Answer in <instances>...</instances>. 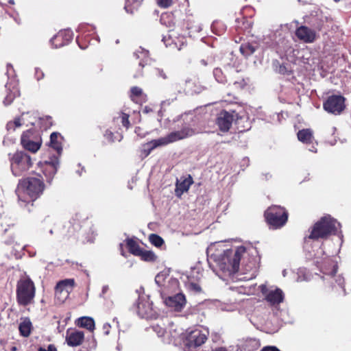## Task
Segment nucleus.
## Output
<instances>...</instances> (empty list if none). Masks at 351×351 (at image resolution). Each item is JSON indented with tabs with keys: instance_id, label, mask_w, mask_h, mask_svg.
Instances as JSON below:
<instances>
[{
	"instance_id": "obj_1",
	"label": "nucleus",
	"mask_w": 351,
	"mask_h": 351,
	"mask_svg": "<svg viewBox=\"0 0 351 351\" xmlns=\"http://www.w3.org/2000/svg\"><path fill=\"white\" fill-rule=\"evenodd\" d=\"M245 252V247L243 246H239L235 250L228 249L210 255L208 250V263L214 271L217 272L219 269L224 274L231 276L239 271L240 261Z\"/></svg>"
},
{
	"instance_id": "obj_2",
	"label": "nucleus",
	"mask_w": 351,
	"mask_h": 351,
	"mask_svg": "<svg viewBox=\"0 0 351 351\" xmlns=\"http://www.w3.org/2000/svg\"><path fill=\"white\" fill-rule=\"evenodd\" d=\"M45 184L38 178H27L20 180L16 189L19 200L27 202L37 199L43 192Z\"/></svg>"
},
{
	"instance_id": "obj_3",
	"label": "nucleus",
	"mask_w": 351,
	"mask_h": 351,
	"mask_svg": "<svg viewBox=\"0 0 351 351\" xmlns=\"http://www.w3.org/2000/svg\"><path fill=\"white\" fill-rule=\"evenodd\" d=\"M341 224L330 215L322 217L313 226L308 237L309 239H326L331 234H337Z\"/></svg>"
},
{
	"instance_id": "obj_4",
	"label": "nucleus",
	"mask_w": 351,
	"mask_h": 351,
	"mask_svg": "<svg viewBox=\"0 0 351 351\" xmlns=\"http://www.w3.org/2000/svg\"><path fill=\"white\" fill-rule=\"evenodd\" d=\"M35 286L29 278L20 279L16 285V300L22 306H27L33 302L35 297Z\"/></svg>"
},
{
	"instance_id": "obj_5",
	"label": "nucleus",
	"mask_w": 351,
	"mask_h": 351,
	"mask_svg": "<svg viewBox=\"0 0 351 351\" xmlns=\"http://www.w3.org/2000/svg\"><path fill=\"white\" fill-rule=\"evenodd\" d=\"M195 134L193 129L189 126L182 128L180 130L172 132L165 137L154 139L149 141L151 149H155L160 146L167 145L169 143L184 139L193 136Z\"/></svg>"
},
{
	"instance_id": "obj_6",
	"label": "nucleus",
	"mask_w": 351,
	"mask_h": 351,
	"mask_svg": "<svg viewBox=\"0 0 351 351\" xmlns=\"http://www.w3.org/2000/svg\"><path fill=\"white\" fill-rule=\"evenodd\" d=\"M11 170L15 176H20L32 165L30 156L23 151L16 152L10 158Z\"/></svg>"
},
{
	"instance_id": "obj_7",
	"label": "nucleus",
	"mask_w": 351,
	"mask_h": 351,
	"mask_svg": "<svg viewBox=\"0 0 351 351\" xmlns=\"http://www.w3.org/2000/svg\"><path fill=\"white\" fill-rule=\"evenodd\" d=\"M23 147L32 153H36L42 145V138L39 131L29 129L23 132L21 137Z\"/></svg>"
},
{
	"instance_id": "obj_8",
	"label": "nucleus",
	"mask_w": 351,
	"mask_h": 351,
	"mask_svg": "<svg viewBox=\"0 0 351 351\" xmlns=\"http://www.w3.org/2000/svg\"><path fill=\"white\" fill-rule=\"evenodd\" d=\"M267 221L275 228L283 226L288 219V213L284 208L274 206L265 213Z\"/></svg>"
},
{
	"instance_id": "obj_9",
	"label": "nucleus",
	"mask_w": 351,
	"mask_h": 351,
	"mask_svg": "<svg viewBox=\"0 0 351 351\" xmlns=\"http://www.w3.org/2000/svg\"><path fill=\"white\" fill-rule=\"evenodd\" d=\"M324 255V252L320 248L314 256L316 265L320 268L321 271L324 274L335 276L337 270V266L333 264L329 257H322Z\"/></svg>"
},
{
	"instance_id": "obj_10",
	"label": "nucleus",
	"mask_w": 351,
	"mask_h": 351,
	"mask_svg": "<svg viewBox=\"0 0 351 351\" xmlns=\"http://www.w3.org/2000/svg\"><path fill=\"white\" fill-rule=\"evenodd\" d=\"M239 118L235 111L222 110L217 114L215 123L220 131L226 132L230 130L232 122L238 121Z\"/></svg>"
},
{
	"instance_id": "obj_11",
	"label": "nucleus",
	"mask_w": 351,
	"mask_h": 351,
	"mask_svg": "<svg viewBox=\"0 0 351 351\" xmlns=\"http://www.w3.org/2000/svg\"><path fill=\"white\" fill-rule=\"evenodd\" d=\"M324 109L329 113L339 114L345 108V99L341 95H332L324 103Z\"/></svg>"
},
{
	"instance_id": "obj_12",
	"label": "nucleus",
	"mask_w": 351,
	"mask_h": 351,
	"mask_svg": "<svg viewBox=\"0 0 351 351\" xmlns=\"http://www.w3.org/2000/svg\"><path fill=\"white\" fill-rule=\"evenodd\" d=\"M75 285L73 279H65L58 282L55 289L56 298L60 302H64L72 291Z\"/></svg>"
},
{
	"instance_id": "obj_13",
	"label": "nucleus",
	"mask_w": 351,
	"mask_h": 351,
	"mask_svg": "<svg viewBox=\"0 0 351 351\" xmlns=\"http://www.w3.org/2000/svg\"><path fill=\"white\" fill-rule=\"evenodd\" d=\"M208 331L205 330L202 331L199 329H195L191 331L186 339V346L189 349L195 348L201 346L207 339Z\"/></svg>"
},
{
	"instance_id": "obj_14",
	"label": "nucleus",
	"mask_w": 351,
	"mask_h": 351,
	"mask_svg": "<svg viewBox=\"0 0 351 351\" xmlns=\"http://www.w3.org/2000/svg\"><path fill=\"white\" fill-rule=\"evenodd\" d=\"M161 295L164 300L165 304L174 311L180 312L186 305V300L185 295L181 293L166 298H165L163 293H161Z\"/></svg>"
},
{
	"instance_id": "obj_15",
	"label": "nucleus",
	"mask_w": 351,
	"mask_h": 351,
	"mask_svg": "<svg viewBox=\"0 0 351 351\" xmlns=\"http://www.w3.org/2000/svg\"><path fill=\"white\" fill-rule=\"evenodd\" d=\"M40 168L44 176L47 178V182L51 183L53 176L56 173L59 167V160L56 156L50 158V160L45 161L43 164L40 162Z\"/></svg>"
},
{
	"instance_id": "obj_16",
	"label": "nucleus",
	"mask_w": 351,
	"mask_h": 351,
	"mask_svg": "<svg viewBox=\"0 0 351 351\" xmlns=\"http://www.w3.org/2000/svg\"><path fill=\"white\" fill-rule=\"evenodd\" d=\"M295 35L298 38L305 43H312L317 39V33L305 25H301L295 30Z\"/></svg>"
},
{
	"instance_id": "obj_17",
	"label": "nucleus",
	"mask_w": 351,
	"mask_h": 351,
	"mask_svg": "<svg viewBox=\"0 0 351 351\" xmlns=\"http://www.w3.org/2000/svg\"><path fill=\"white\" fill-rule=\"evenodd\" d=\"M73 39V33L70 30H64L58 32L51 40L50 43L55 47H60L66 45Z\"/></svg>"
},
{
	"instance_id": "obj_18",
	"label": "nucleus",
	"mask_w": 351,
	"mask_h": 351,
	"mask_svg": "<svg viewBox=\"0 0 351 351\" xmlns=\"http://www.w3.org/2000/svg\"><path fill=\"white\" fill-rule=\"evenodd\" d=\"M193 183V180L191 175L186 177L182 176L180 180L177 179L175 189L176 195L180 197L184 193L189 191Z\"/></svg>"
},
{
	"instance_id": "obj_19",
	"label": "nucleus",
	"mask_w": 351,
	"mask_h": 351,
	"mask_svg": "<svg viewBox=\"0 0 351 351\" xmlns=\"http://www.w3.org/2000/svg\"><path fill=\"white\" fill-rule=\"evenodd\" d=\"M84 339V333L80 330H68L66 331V341L71 347L80 346Z\"/></svg>"
},
{
	"instance_id": "obj_20",
	"label": "nucleus",
	"mask_w": 351,
	"mask_h": 351,
	"mask_svg": "<svg viewBox=\"0 0 351 351\" xmlns=\"http://www.w3.org/2000/svg\"><path fill=\"white\" fill-rule=\"evenodd\" d=\"M283 292L278 288L269 291L266 295L267 301L271 305L279 304L283 301Z\"/></svg>"
},
{
	"instance_id": "obj_21",
	"label": "nucleus",
	"mask_w": 351,
	"mask_h": 351,
	"mask_svg": "<svg viewBox=\"0 0 351 351\" xmlns=\"http://www.w3.org/2000/svg\"><path fill=\"white\" fill-rule=\"evenodd\" d=\"M32 324L29 317H22L19 326L20 335L24 337H27L30 335L32 330Z\"/></svg>"
},
{
	"instance_id": "obj_22",
	"label": "nucleus",
	"mask_w": 351,
	"mask_h": 351,
	"mask_svg": "<svg viewBox=\"0 0 351 351\" xmlns=\"http://www.w3.org/2000/svg\"><path fill=\"white\" fill-rule=\"evenodd\" d=\"M171 90L173 92V97L171 98L172 100L176 99L178 94H182L183 93L186 94H189L190 90L188 86L185 84V81L181 83H173L171 85Z\"/></svg>"
},
{
	"instance_id": "obj_23",
	"label": "nucleus",
	"mask_w": 351,
	"mask_h": 351,
	"mask_svg": "<svg viewBox=\"0 0 351 351\" xmlns=\"http://www.w3.org/2000/svg\"><path fill=\"white\" fill-rule=\"evenodd\" d=\"M185 84L191 90L189 94H199L206 89V86L199 81L192 82L191 80H185Z\"/></svg>"
},
{
	"instance_id": "obj_24",
	"label": "nucleus",
	"mask_w": 351,
	"mask_h": 351,
	"mask_svg": "<svg viewBox=\"0 0 351 351\" xmlns=\"http://www.w3.org/2000/svg\"><path fill=\"white\" fill-rule=\"evenodd\" d=\"M298 138L304 143H310L313 139V132L311 129H303L298 132Z\"/></svg>"
},
{
	"instance_id": "obj_25",
	"label": "nucleus",
	"mask_w": 351,
	"mask_h": 351,
	"mask_svg": "<svg viewBox=\"0 0 351 351\" xmlns=\"http://www.w3.org/2000/svg\"><path fill=\"white\" fill-rule=\"evenodd\" d=\"M149 51L142 47H139L136 51L134 52V56H135L136 59H141L138 64L141 67H143L146 63Z\"/></svg>"
},
{
	"instance_id": "obj_26",
	"label": "nucleus",
	"mask_w": 351,
	"mask_h": 351,
	"mask_svg": "<svg viewBox=\"0 0 351 351\" xmlns=\"http://www.w3.org/2000/svg\"><path fill=\"white\" fill-rule=\"evenodd\" d=\"M78 325L82 328H85L90 331L95 329L94 319L89 317H81L78 319Z\"/></svg>"
},
{
	"instance_id": "obj_27",
	"label": "nucleus",
	"mask_w": 351,
	"mask_h": 351,
	"mask_svg": "<svg viewBox=\"0 0 351 351\" xmlns=\"http://www.w3.org/2000/svg\"><path fill=\"white\" fill-rule=\"evenodd\" d=\"M256 49L257 45L245 43L241 45L240 51L243 56L248 57L252 55L256 51Z\"/></svg>"
},
{
	"instance_id": "obj_28",
	"label": "nucleus",
	"mask_w": 351,
	"mask_h": 351,
	"mask_svg": "<svg viewBox=\"0 0 351 351\" xmlns=\"http://www.w3.org/2000/svg\"><path fill=\"white\" fill-rule=\"evenodd\" d=\"M126 244L130 252L135 256H138L142 250L136 241L132 239H128Z\"/></svg>"
},
{
	"instance_id": "obj_29",
	"label": "nucleus",
	"mask_w": 351,
	"mask_h": 351,
	"mask_svg": "<svg viewBox=\"0 0 351 351\" xmlns=\"http://www.w3.org/2000/svg\"><path fill=\"white\" fill-rule=\"evenodd\" d=\"M143 0H126L125 10L128 13L133 14L141 4Z\"/></svg>"
},
{
	"instance_id": "obj_30",
	"label": "nucleus",
	"mask_w": 351,
	"mask_h": 351,
	"mask_svg": "<svg viewBox=\"0 0 351 351\" xmlns=\"http://www.w3.org/2000/svg\"><path fill=\"white\" fill-rule=\"evenodd\" d=\"M60 136V134L58 132H53L50 135V145L51 146L57 151V152L60 154L62 150V146L58 142V138Z\"/></svg>"
},
{
	"instance_id": "obj_31",
	"label": "nucleus",
	"mask_w": 351,
	"mask_h": 351,
	"mask_svg": "<svg viewBox=\"0 0 351 351\" xmlns=\"http://www.w3.org/2000/svg\"><path fill=\"white\" fill-rule=\"evenodd\" d=\"M138 256H140L142 260L145 261H155L157 258L153 252L144 250L143 249L141 250Z\"/></svg>"
},
{
	"instance_id": "obj_32",
	"label": "nucleus",
	"mask_w": 351,
	"mask_h": 351,
	"mask_svg": "<svg viewBox=\"0 0 351 351\" xmlns=\"http://www.w3.org/2000/svg\"><path fill=\"white\" fill-rule=\"evenodd\" d=\"M243 347L245 351H254L259 347V343L255 339H250L245 342Z\"/></svg>"
},
{
	"instance_id": "obj_33",
	"label": "nucleus",
	"mask_w": 351,
	"mask_h": 351,
	"mask_svg": "<svg viewBox=\"0 0 351 351\" xmlns=\"http://www.w3.org/2000/svg\"><path fill=\"white\" fill-rule=\"evenodd\" d=\"M213 75L215 80L219 83L224 84L227 82L226 75L219 68H215L213 70Z\"/></svg>"
},
{
	"instance_id": "obj_34",
	"label": "nucleus",
	"mask_w": 351,
	"mask_h": 351,
	"mask_svg": "<svg viewBox=\"0 0 351 351\" xmlns=\"http://www.w3.org/2000/svg\"><path fill=\"white\" fill-rule=\"evenodd\" d=\"M19 90L16 88H13V90L10 91V93H9L5 98L3 100V104L5 106H8L10 105L13 99H14V97L16 96V95H19Z\"/></svg>"
},
{
	"instance_id": "obj_35",
	"label": "nucleus",
	"mask_w": 351,
	"mask_h": 351,
	"mask_svg": "<svg viewBox=\"0 0 351 351\" xmlns=\"http://www.w3.org/2000/svg\"><path fill=\"white\" fill-rule=\"evenodd\" d=\"M149 240L150 243L156 247H160L164 243V240L162 238L156 234H150Z\"/></svg>"
},
{
	"instance_id": "obj_36",
	"label": "nucleus",
	"mask_w": 351,
	"mask_h": 351,
	"mask_svg": "<svg viewBox=\"0 0 351 351\" xmlns=\"http://www.w3.org/2000/svg\"><path fill=\"white\" fill-rule=\"evenodd\" d=\"M168 277V274L165 271H162L158 274L155 278V282L158 286L163 285V282L165 279Z\"/></svg>"
},
{
	"instance_id": "obj_37",
	"label": "nucleus",
	"mask_w": 351,
	"mask_h": 351,
	"mask_svg": "<svg viewBox=\"0 0 351 351\" xmlns=\"http://www.w3.org/2000/svg\"><path fill=\"white\" fill-rule=\"evenodd\" d=\"M131 98L132 99H134V97H139L143 94V90L141 88L138 86H133L131 90Z\"/></svg>"
},
{
	"instance_id": "obj_38",
	"label": "nucleus",
	"mask_w": 351,
	"mask_h": 351,
	"mask_svg": "<svg viewBox=\"0 0 351 351\" xmlns=\"http://www.w3.org/2000/svg\"><path fill=\"white\" fill-rule=\"evenodd\" d=\"M145 305V304H144L143 302H139L138 304V306H137L138 312L139 315H141V316L145 315V314L147 313L148 309H149V306H148L147 308L145 311H143Z\"/></svg>"
},
{
	"instance_id": "obj_39",
	"label": "nucleus",
	"mask_w": 351,
	"mask_h": 351,
	"mask_svg": "<svg viewBox=\"0 0 351 351\" xmlns=\"http://www.w3.org/2000/svg\"><path fill=\"white\" fill-rule=\"evenodd\" d=\"M173 0H158V4L160 7L167 8L172 4Z\"/></svg>"
},
{
	"instance_id": "obj_40",
	"label": "nucleus",
	"mask_w": 351,
	"mask_h": 351,
	"mask_svg": "<svg viewBox=\"0 0 351 351\" xmlns=\"http://www.w3.org/2000/svg\"><path fill=\"white\" fill-rule=\"evenodd\" d=\"M121 123L122 125L125 128H129L130 126V121H129V115L125 113H123L122 117H121Z\"/></svg>"
},
{
	"instance_id": "obj_41",
	"label": "nucleus",
	"mask_w": 351,
	"mask_h": 351,
	"mask_svg": "<svg viewBox=\"0 0 351 351\" xmlns=\"http://www.w3.org/2000/svg\"><path fill=\"white\" fill-rule=\"evenodd\" d=\"M45 76L44 73L39 68L35 69V77L38 81L42 80Z\"/></svg>"
},
{
	"instance_id": "obj_42",
	"label": "nucleus",
	"mask_w": 351,
	"mask_h": 351,
	"mask_svg": "<svg viewBox=\"0 0 351 351\" xmlns=\"http://www.w3.org/2000/svg\"><path fill=\"white\" fill-rule=\"evenodd\" d=\"M113 136H114V134H113V133L110 130H106V132L104 133V137L109 142H111V143L114 142Z\"/></svg>"
},
{
	"instance_id": "obj_43",
	"label": "nucleus",
	"mask_w": 351,
	"mask_h": 351,
	"mask_svg": "<svg viewBox=\"0 0 351 351\" xmlns=\"http://www.w3.org/2000/svg\"><path fill=\"white\" fill-rule=\"evenodd\" d=\"M151 147L152 146L151 145H149V142L143 145V152L145 153V156H148L150 154V152L154 149H151Z\"/></svg>"
},
{
	"instance_id": "obj_44",
	"label": "nucleus",
	"mask_w": 351,
	"mask_h": 351,
	"mask_svg": "<svg viewBox=\"0 0 351 351\" xmlns=\"http://www.w3.org/2000/svg\"><path fill=\"white\" fill-rule=\"evenodd\" d=\"M38 351H57V349L54 345L50 344L47 348L40 347Z\"/></svg>"
},
{
	"instance_id": "obj_45",
	"label": "nucleus",
	"mask_w": 351,
	"mask_h": 351,
	"mask_svg": "<svg viewBox=\"0 0 351 351\" xmlns=\"http://www.w3.org/2000/svg\"><path fill=\"white\" fill-rule=\"evenodd\" d=\"M157 74L159 77H162L164 80L167 79V75L166 73L162 69H156Z\"/></svg>"
},
{
	"instance_id": "obj_46",
	"label": "nucleus",
	"mask_w": 351,
	"mask_h": 351,
	"mask_svg": "<svg viewBox=\"0 0 351 351\" xmlns=\"http://www.w3.org/2000/svg\"><path fill=\"white\" fill-rule=\"evenodd\" d=\"M169 283L172 286L173 288H177L179 285V282L177 279L171 278L169 280Z\"/></svg>"
},
{
	"instance_id": "obj_47",
	"label": "nucleus",
	"mask_w": 351,
	"mask_h": 351,
	"mask_svg": "<svg viewBox=\"0 0 351 351\" xmlns=\"http://www.w3.org/2000/svg\"><path fill=\"white\" fill-rule=\"evenodd\" d=\"M13 124L16 128H19L22 125V120L21 117H16L14 119V121H12Z\"/></svg>"
},
{
	"instance_id": "obj_48",
	"label": "nucleus",
	"mask_w": 351,
	"mask_h": 351,
	"mask_svg": "<svg viewBox=\"0 0 351 351\" xmlns=\"http://www.w3.org/2000/svg\"><path fill=\"white\" fill-rule=\"evenodd\" d=\"M110 325L108 323H106L103 326L104 333L108 335L110 333Z\"/></svg>"
},
{
	"instance_id": "obj_49",
	"label": "nucleus",
	"mask_w": 351,
	"mask_h": 351,
	"mask_svg": "<svg viewBox=\"0 0 351 351\" xmlns=\"http://www.w3.org/2000/svg\"><path fill=\"white\" fill-rule=\"evenodd\" d=\"M6 128L8 131H14L16 127H15L12 121H9L6 125Z\"/></svg>"
},
{
	"instance_id": "obj_50",
	"label": "nucleus",
	"mask_w": 351,
	"mask_h": 351,
	"mask_svg": "<svg viewBox=\"0 0 351 351\" xmlns=\"http://www.w3.org/2000/svg\"><path fill=\"white\" fill-rule=\"evenodd\" d=\"M261 351H280L277 348L274 346H267L262 349Z\"/></svg>"
},
{
	"instance_id": "obj_51",
	"label": "nucleus",
	"mask_w": 351,
	"mask_h": 351,
	"mask_svg": "<svg viewBox=\"0 0 351 351\" xmlns=\"http://www.w3.org/2000/svg\"><path fill=\"white\" fill-rule=\"evenodd\" d=\"M260 287H261V291L263 295H265V296H266L267 293L269 291H268L266 285H262L260 286Z\"/></svg>"
},
{
	"instance_id": "obj_52",
	"label": "nucleus",
	"mask_w": 351,
	"mask_h": 351,
	"mask_svg": "<svg viewBox=\"0 0 351 351\" xmlns=\"http://www.w3.org/2000/svg\"><path fill=\"white\" fill-rule=\"evenodd\" d=\"M336 282L338 283V285L339 286H341L342 288L343 287V282H344V280L342 277L341 276H337V279H336Z\"/></svg>"
},
{
	"instance_id": "obj_53",
	"label": "nucleus",
	"mask_w": 351,
	"mask_h": 351,
	"mask_svg": "<svg viewBox=\"0 0 351 351\" xmlns=\"http://www.w3.org/2000/svg\"><path fill=\"white\" fill-rule=\"evenodd\" d=\"M109 289V287L108 285H104L102 287L101 296L104 295Z\"/></svg>"
},
{
	"instance_id": "obj_54",
	"label": "nucleus",
	"mask_w": 351,
	"mask_h": 351,
	"mask_svg": "<svg viewBox=\"0 0 351 351\" xmlns=\"http://www.w3.org/2000/svg\"><path fill=\"white\" fill-rule=\"evenodd\" d=\"M191 286L193 287V289L196 290L197 291H199L201 290L200 287L197 284H191Z\"/></svg>"
},
{
	"instance_id": "obj_55",
	"label": "nucleus",
	"mask_w": 351,
	"mask_h": 351,
	"mask_svg": "<svg viewBox=\"0 0 351 351\" xmlns=\"http://www.w3.org/2000/svg\"><path fill=\"white\" fill-rule=\"evenodd\" d=\"M213 351H228V350H227V349L226 348L219 347V348H217L216 349H215Z\"/></svg>"
},
{
	"instance_id": "obj_56",
	"label": "nucleus",
	"mask_w": 351,
	"mask_h": 351,
	"mask_svg": "<svg viewBox=\"0 0 351 351\" xmlns=\"http://www.w3.org/2000/svg\"><path fill=\"white\" fill-rule=\"evenodd\" d=\"M263 176H265V179L266 180H269V178H271V175L269 173H267L265 174H263Z\"/></svg>"
},
{
	"instance_id": "obj_57",
	"label": "nucleus",
	"mask_w": 351,
	"mask_h": 351,
	"mask_svg": "<svg viewBox=\"0 0 351 351\" xmlns=\"http://www.w3.org/2000/svg\"><path fill=\"white\" fill-rule=\"evenodd\" d=\"M200 62H201V64H202L203 66H207V65H208V62H207V61H206V60H204V59H203V60H202L200 61Z\"/></svg>"
},
{
	"instance_id": "obj_58",
	"label": "nucleus",
	"mask_w": 351,
	"mask_h": 351,
	"mask_svg": "<svg viewBox=\"0 0 351 351\" xmlns=\"http://www.w3.org/2000/svg\"><path fill=\"white\" fill-rule=\"evenodd\" d=\"M309 150H310L311 152H316V149H315V147H313L311 149H309Z\"/></svg>"
},
{
	"instance_id": "obj_59",
	"label": "nucleus",
	"mask_w": 351,
	"mask_h": 351,
	"mask_svg": "<svg viewBox=\"0 0 351 351\" xmlns=\"http://www.w3.org/2000/svg\"><path fill=\"white\" fill-rule=\"evenodd\" d=\"M8 2H9V3H10V4H14V0H9V1H8Z\"/></svg>"
},
{
	"instance_id": "obj_60",
	"label": "nucleus",
	"mask_w": 351,
	"mask_h": 351,
	"mask_svg": "<svg viewBox=\"0 0 351 351\" xmlns=\"http://www.w3.org/2000/svg\"><path fill=\"white\" fill-rule=\"evenodd\" d=\"M73 233V231L69 230V236H71Z\"/></svg>"
},
{
	"instance_id": "obj_61",
	"label": "nucleus",
	"mask_w": 351,
	"mask_h": 351,
	"mask_svg": "<svg viewBox=\"0 0 351 351\" xmlns=\"http://www.w3.org/2000/svg\"><path fill=\"white\" fill-rule=\"evenodd\" d=\"M49 233H50L51 234H53V230H50Z\"/></svg>"
},
{
	"instance_id": "obj_62",
	"label": "nucleus",
	"mask_w": 351,
	"mask_h": 351,
	"mask_svg": "<svg viewBox=\"0 0 351 351\" xmlns=\"http://www.w3.org/2000/svg\"><path fill=\"white\" fill-rule=\"evenodd\" d=\"M162 41L165 43V37L162 38Z\"/></svg>"
},
{
	"instance_id": "obj_63",
	"label": "nucleus",
	"mask_w": 351,
	"mask_h": 351,
	"mask_svg": "<svg viewBox=\"0 0 351 351\" xmlns=\"http://www.w3.org/2000/svg\"><path fill=\"white\" fill-rule=\"evenodd\" d=\"M8 68H10V67L11 69H12V66L10 65V64H9V65H8Z\"/></svg>"
},
{
	"instance_id": "obj_64",
	"label": "nucleus",
	"mask_w": 351,
	"mask_h": 351,
	"mask_svg": "<svg viewBox=\"0 0 351 351\" xmlns=\"http://www.w3.org/2000/svg\"><path fill=\"white\" fill-rule=\"evenodd\" d=\"M11 243H12L11 241L6 242V243H8V244H10Z\"/></svg>"
}]
</instances>
